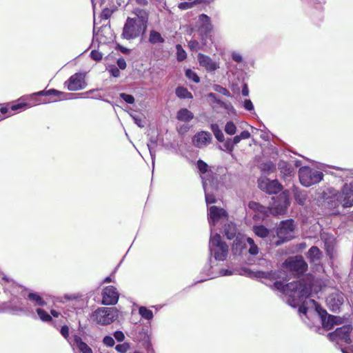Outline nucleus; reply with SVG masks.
<instances>
[{
  "label": "nucleus",
  "instance_id": "nucleus-1",
  "mask_svg": "<svg viewBox=\"0 0 353 353\" xmlns=\"http://www.w3.org/2000/svg\"><path fill=\"white\" fill-rule=\"evenodd\" d=\"M273 287L288 296L287 303L292 307H296L304 298H307L312 290L310 283L297 281L285 285L282 281H275Z\"/></svg>",
  "mask_w": 353,
  "mask_h": 353
},
{
  "label": "nucleus",
  "instance_id": "nucleus-2",
  "mask_svg": "<svg viewBox=\"0 0 353 353\" xmlns=\"http://www.w3.org/2000/svg\"><path fill=\"white\" fill-rule=\"evenodd\" d=\"M310 309H314L321 318L323 327L327 330L332 329L334 325L342 323L341 317L328 315L326 310H323L314 299L303 301L299 308V312L306 314Z\"/></svg>",
  "mask_w": 353,
  "mask_h": 353
},
{
  "label": "nucleus",
  "instance_id": "nucleus-3",
  "mask_svg": "<svg viewBox=\"0 0 353 353\" xmlns=\"http://www.w3.org/2000/svg\"><path fill=\"white\" fill-rule=\"evenodd\" d=\"M232 251L234 255L242 256L249 253L255 256L259 253V249L252 238L238 234L234 240Z\"/></svg>",
  "mask_w": 353,
  "mask_h": 353
},
{
  "label": "nucleus",
  "instance_id": "nucleus-4",
  "mask_svg": "<svg viewBox=\"0 0 353 353\" xmlns=\"http://www.w3.org/2000/svg\"><path fill=\"white\" fill-rule=\"evenodd\" d=\"M209 250L210 254L214 256L215 260L223 261L226 259L228 252V245L221 240L219 234L214 235L211 234L209 241Z\"/></svg>",
  "mask_w": 353,
  "mask_h": 353
},
{
  "label": "nucleus",
  "instance_id": "nucleus-5",
  "mask_svg": "<svg viewBox=\"0 0 353 353\" xmlns=\"http://www.w3.org/2000/svg\"><path fill=\"white\" fill-rule=\"evenodd\" d=\"M119 316V310L115 307H99L94 311L91 319L97 324L105 325L115 321Z\"/></svg>",
  "mask_w": 353,
  "mask_h": 353
},
{
  "label": "nucleus",
  "instance_id": "nucleus-6",
  "mask_svg": "<svg viewBox=\"0 0 353 353\" xmlns=\"http://www.w3.org/2000/svg\"><path fill=\"white\" fill-rule=\"evenodd\" d=\"M147 28L132 17H128L123 28L121 37L127 40L135 39L143 35Z\"/></svg>",
  "mask_w": 353,
  "mask_h": 353
},
{
  "label": "nucleus",
  "instance_id": "nucleus-7",
  "mask_svg": "<svg viewBox=\"0 0 353 353\" xmlns=\"http://www.w3.org/2000/svg\"><path fill=\"white\" fill-rule=\"evenodd\" d=\"M299 176L303 185L310 187L319 183L323 178V174L309 167H302L299 169Z\"/></svg>",
  "mask_w": 353,
  "mask_h": 353
},
{
  "label": "nucleus",
  "instance_id": "nucleus-8",
  "mask_svg": "<svg viewBox=\"0 0 353 353\" xmlns=\"http://www.w3.org/2000/svg\"><path fill=\"white\" fill-rule=\"evenodd\" d=\"M208 221L210 225L211 234L213 232V228L217 224H223L228 220V213L222 208L213 205L208 208Z\"/></svg>",
  "mask_w": 353,
  "mask_h": 353
},
{
  "label": "nucleus",
  "instance_id": "nucleus-9",
  "mask_svg": "<svg viewBox=\"0 0 353 353\" xmlns=\"http://www.w3.org/2000/svg\"><path fill=\"white\" fill-rule=\"evenodd\" d=\"M294 221L292 219L281 221L276 229V235L279 239L276 245H280L294 238Z\"/></svg>",
  "mask_w": 353,
  "mask_h": 353
},
{
  "label": "nucleus",
  "instance_id": "nucleus-10",
  "mask_svg": "<svg viewBox=\"0 0 353 353\" xmlns=\"http://www.w3.org/2000/svg\"><path fill=\"white\" fill-rule=\"evenodd\" d=\"M283 268L298 275L303 274L307 270V264L302 256H296L285 260L283 263Z\"/></svg>",
  "mask_w": 353,
  "mask_h": 353
},
{
  "label": "nucleus",
  "instance_id": "nucleus-11",
  "mask_svg": "<svg viewBox=\"0 0 353 353\" xmlns=\"http://www.w3.org/2000/svg\"><path fill=\"white\" fill-rule=\"evenodd\" d=\"M34 95L42 96L49 97V99H40L39 103H48L57 101L63 99H70L73 94L66 93L58 91L55 89H50L48 90H42L36 93Z\"/></svg>",
  "mask_w": 353,
  "mask_h": 353
},
{
  "label": "nucleus",
  "instance_id": "nucleus-12",
  "mask_svg": "<svg viewBox=\"0 0 353 353\" xmlns=\"http://www.w3.org/2000/svg\"><path fill=\"white\" fill-rule=\"evenodd\" d=\"M352 330V325H345L341 327L336 328L334 332L329 333L328 337L331 341H336L339 345L342 343L350 344L351 343L350 334Z\"/></svg>",
  "mask_w": 353,
  "mask_h": 353
},
{
  "label": "nucleus",
  "instance_id": "nucleus-13",
  "mask_svg": "<svg viewBox=\"0 0 353 353\" xmlns=\"http://www.w3.org/2000/svg\"><path fill=\"white\" fill-rule=\"evenodd\" d=\"M272 202L269 208L270 213L273 215L283 214L290 205V201L285 194L272 197Z\"/></svg>",
  "mask_w": 353,
  "mask_h": 353
},
{
  "label": "nucleus",
  "instance_id": "nucleus-14",
  "mask_svg": "<svg viewBox=\"0 0 353 353\" xmlns=\"http://www.w3.org/2000/svg\"><path fill=\"white\" fill-rule=\"evenodd\" d=\"M259 188L268 193V194H277L281 189L282 186L277 180H270L266 177H261L258 180Z\"/></svg>",
  "mask_w": 353,
  "mask_h": 353
},
{
  "label": "nucleus",
  "instance_id": "nucleus-15",
  "mask_svg": "<svg viewBox=\"0 0 353 353\" xmlns=\"http://www.w3.org/2000/svg\"><path fill=\"white\" fill-rule=\"evenodd\" d=\"M101 294L102 304L105 305H114L117 303L119 294L115 287L109 285L104 288Z\"/></svg>",
  "mask_w": 353,
  "mask_h": 353
},
{
  "label": "nucleus",
  "instance_id": "nucleus-16",
  "mask_svg": "<svg viewBox=\"0 0 353 353\" xmlns=\"http://www.w3.org/2000/svg\"><path fill=\"white\" fill-rule=\"evenodd\" d=\"M65 85L70 91H77L86 87L85 75L82 73H75L65 82Z\"/></svg>",
  "mask_w": 353,
  "mask_h": 353
},
{
  "label": "nucleus",
  "instance_id": "nucleus-17",
  "mask_svg": "<svg viewBox=\"0 0 353 353\" xmlns=\"http://www.w3.org/2000/svg\"><path fill=\"white\" fill-rule=\"evenodd\" d=\"M196 28L201 36H207L213 29L210 18L205 14H200L196 22Z\"/></svg>",
  "mask_w": 353,
  "mask_h": 353
},
{
  "label": "nucleus",
  "instance_id": "nucleus-18",
  "mask_svg": "<svg viewBox=\"0 0 353 353\" xmlns=\"http://www.w3.org/2000/svg\"><path fill=\"white\" fill-rule=\"evenodd\" d=\"M197 60L199 65L208 72H213L220 68V61L213 60L210 57L199 53Z\"/></svg>",
  "mask_w": 353,
  "mask_h": 353
},
{
  "label": "nucleus",
  "instance_id": "nucleus-19",
  "mask_svg": "<svg viewBox=\"0 0 353 353\" xmlns=\"http://www.w3.org/2000/svg\"><path fill=\"white\" fill-rule=\"evenodd\" d=\"M203 188L205 192V201L207 204L214 203L216 202L214 196L215 192L217 190V184L214 181H209L203 176Z\"/></svg>",
  "mask_w": 353,
  "mask_h": 353
},
{
  "label": "nucleus",
  "instance_id": "nucleus-20",
  "mask_svg": "<svg viewBox=\"0 0 353 353\" xmlns=\"http://www.w3.org/2000/svg\"><path fill=\"white\" fill-rule=\"evenodd\" d=\"M338 199L344 208L353 205V190L347 185H344Z\"/></svg>",
  "mask_w": 353,
  "mask_h": 353
},
{
  "label": "nucleus",
  "instance_id": "nucleus-21",
  "mask_svg": "<svg viewBox=\"0 0 353 353\" xmlns=\"http://www.w3.org/2000/svg\"><path fill=\"white\" fill-rule=\"evenodd\" d=\"M211 139L212 136L210 133L202 131L194 136L192 142L194 146L203 148L210 143Z\"/></svg>",
  "mask_w": 353,
  "mask_h": 353
},
{
  "label": "nucleus",
  "instance_id": "nucleus-22",
  "mask_svg": "<svg viewBox=\"0 0 353 353\" xmlns=\"http://www.w3.org/2000/svg\"><path fill=\"white\" fill-rule=\"evenodd\" d=\"M326 301L329 307L333 312H336L343 303V296L340 294H332L327 298Z\"/></svg>",
  "mask_w": 353,
  "mask_h": 353
},
{
  "label": "nucleus",
  "instance_id": "nucleus-23",
  "mask_svg": "<svg viewBox=\"0 0 353 353\" xmlns=\"http://www.w3.org/2000/svg\"><path fill=\"white\" fill-rule=\"evenodd\" d=\"M248 208L254 210L257 214L254 215V217L259 216V219H263L270 213L269 208H266L260 205L255 201H250L248 203Z\"/></svg>",
  "mask_w": 353,
  "mask_h": 353
},
{
  "label": "nucleus",
  "instance_id": "nucleus-24",
  "mask_svg": "<svg viewBox=\"0 0 353 353\" xmlns=\"http://www.w3.org/2000/svg\"><path fill=\"white\" fill-rule=\"evenodd\" d=\"M133 13L136 16L133 19H135L137 22L147 28L149 19L148 12L143 9L135 8Z\"/></svg>",
  "mask_w": 353,
  "mask_h": 353
},
{
  "label": "nucleus",
  "instance_id": "nucleus-25",
  "mask_svg": "<svg viewBox=\"0 0 353 353\" xmlns=\"http://www.w3.org/2000/svg\"><path fill=\"white\" fill-rule=\"evenodd\" d=\"M73 338L74 345L77 346L81 353H92V349L82 341L80 336L74 335Z\"/></svg>",
  "mask_w": 353,
  "mask_h": 353
},
{
  "label": "nucleus",
  "instance_id": "nucleus-26",
  "mask_svg": "<svg viewBox=\"0 0 353 353\" xmlns=\"http://www.w3.org/2000/svg\"><path fill=\"white\" fill-rule=\"evenodd\" d=\"M194 118V114L187 108L180 109L176 114V119L183 122H189Z\"/></svg>",
  "mask_w": 353,
  "mask_h": 353
},
{
  "label": "nucleus",
  "instance_id": "nucleus-27",
  "mask_svg": "<svg viewBox=\"0 0 353 353\" xmlns=\"http://www.w3.org/2000/svg\"><path fill=\"white\" fill-rule=\"evenodd\" d=\"M255 276L259 279H268L275 280L279 277V273L276 271H256Z\"/></svg>",
  "mask_w": 353,
  "mask_h": 353
},
{
  "label": "nucleus",
  "instance_id": "nucleus-28",
  "mask_svg": "<svg viewBox=\"0 0 353 353\" xmlns=\"http://www.w3.org/2000/svg\"><path fill=\"white\" fill-rule=\"evenodd\" d=\"M307 255L312 262L316 263L321 258V252L316 246H312L308 250Z\"/></svg>",
  "mask_w": 353,
  "mask_h": 353
},
{
  "label": "nucleus",
  "instance_id": "nucleus-29",
  "mask_svg": "<svg viewBox=\"0 0 353 353\" xmlns=\"http://www.w3.org/2000/svg\"><path fill=\"white\" fill-rule=\"evenodd\" d=\"M148 41L151 44L154 45L157 43H163L165 42V39L159 32L152 30L150 31Z\"/></svg>",
  "mask_w": 353,
  "mask_h": 353
},
{
  "label": "nucleus",
  "instance_id": "nucleus-30",
  "mask_svg": "<svg viewBox=\"0 0 353 353\" xmlns=\"http://www.w3.org/2000/svg\"><path fill=\"white\" fill-rule=\"evenodd\" d=\"M223 232L228 239H232L234 237L236 238V225L233 223L228 224L224 223Z\"/></svg>",
  "mask_w": 353,
  "mask_h": 353
},
{
  "label": "nucleus",
  "instance_id": "nucleus-31",
  "mask_svg": "<svg viewBox=\"0 0 353 353\" xmlns=\"http://www.w3.org/2000/svg\"><path fill=\"white\" fill-rule=\"evenodd\" d=\"M197 167L200 172L202 173L201 179H203V176H205V179H208L209 181H214V179L211 178V174L208 172V165L202 160H199L197 161Z\"/></svg>",
  "mask_w": 353,
  "mask_h": 353
},
{
  "label": "nucleus",
  "instance_id": "nucleus-32",
  "mask_svg": "<svg viewBox=\"0 0 353 353\" xmlns=\"http://www.w3.org/2000/svg\"><path fill=\"white\" fill-rule=\"evenodd\" d=\"M28 298L30 301H32L35 305L43 306L46 304L42 297L37 293H29Z\"/></svg>",
  "mask_w": 353,
  "mask_h": 353
},
{
  "label": "nucleus",
  "instance_id": "nucleus-33",
  "mask_svg": "<svg viewBox=\"0 0 353 353\" xmlns=\"http://www.w3.org/2000/svg\"><path fill=\"white\" fill-rule=\"evenodd\" d=\"M176 95L181 99H192L193 96L188 90L184 87H178L176 89Z\"/></svg>",
  "mask_w": 353,
  "mask_h": 353
},
{
  "label": "nucleus",
  "instance_id": "nucleus-34",
  "mask_svg": "<svg viewBox=\"0 0 353 353\" xmlns=\"http://www.w3.org/2000/svg\"><path fill=\"white\" fill-rule=\"evenodd\" d=\"M279 167L281 170V172L285 176H290L293 172L292 167L285 161H281L279 164Z\"/></svg>",
  "mask_w": 353,
  "mask_h": 353
},
{
  "label": "nucleus",
  "instance_id": "nucleus-35",
  "mask_svg": "<svg viewBox=\"0 0 353 353\" xmlns=\"http://www.w3.org/2000/svg\"><path fill=\"white\" fill-rule=\"evenodd\" d=\"M210 128L215 138L219 142H223L224 141V134L222 130L219 128V125L216 123H213L211 125Z\"/></svg>",
  "mask_w": 353,
  "mask_h": 353
},
{
  "label": "nucleus",
  "instance_id": "nucleus-36",
  "mask_svg": "<svg viewBox=\"0 0 353 353\" xmlns=\"http://www.w3.org/2000/svg\"><path fill=\"white\" fill-rule=\"evenodd\" d=\"M253 231L256 235L261 238H265L269 234V230L262 225L254 226Z\"/></svg>",
  "mask_w": 353,
  "mask_h": 353
},
{
  "label": "nucleus",
  "instance_id": "nucleus-37",
  "mask_svg": "<svg viewBox=\"0 0 353 353\" xmlns=\"http://www.w3.org/2000/svg\"><path fill=\"white\" fill-rule=\"evenodd\" d=\"M139 313L143 319L148 321L152 320L154 316L152 311L145 306L139 307Z\"/></svg>",
  "mask_w": 353,
  "mask_h": 353
},
{
  "label": "nucleus",
  "instance_id": "nucleus-38",
  "mask_svg": "<svg viewBox=\"0 0 353 353\" xmlns=\"http://www.w3.org/2000/svg\"><path fill=\"white\" fill-rule=\"evenodd\" d=\"M176 59L179 61H184L187 57V54L180 44L176 46Z\"/></svg>",
  "mask_w": 353,
  "mask_h": 353
},
{
  "label": "nucleus",
  "instance_id": "nucleus-39",
  "mask_svg": "<svg viewBox=\"0 0 353 353\" xmlns=\"http://www.w3.org/2000/svg\"><path fill=\"white\" fill-rule=\"evenodd\" d=\"M36 311H37V313L39 319L41 321H45V322H48V321H52L51 316L47 312L43 310V309L37 308Z\"/></svg>",
  "mask_w": 353,
  "mask_h": 353
},
{
  "label": "nucleus",
  "instance_id": "nucleus-40",
  "mask_svg": "<svg viewBox=\"0 0 353 353\" xmlns=\"http://www.w3.org/2000/svg\"><path fill=\"white\" fill-rule=\"evenodd\" d=\"M134 122L139 127L143 128L145 125L146 121L144 117L138 114H131Z\"/></svg>",
  "mask_w": 353,
  "mask_h": 353
},
{
  "label": "nucleus",
  "instance_id": "nucleus-41",
  "mask_svg": "<svg viewBox=\"0 0 353 353\" xmlns=\"http://www.w3.org/2000/svg\"><path fill=\"white\" fill-rule=\"evenodd\" d=\"M185 76L188 79L192 80L194 83H198L200 82L199 77L194 71L192 70L191 69H187L185 70Z\"/></svg>",
  "mask_w": 353,
  "mask_h": 353
},
{
  "label": "nucleus",
  "instance_id": "nucleus-42",
  "mask_svg": "<svg viewBox=\"0 0 353 353\" xmlns=\"http://www.w3.org/2000/svg\"><path fill=\"white\" fill-rule=\"evenodd\" d=\"M225 132L229 135H234L236 132V127L232 121H228L225 125Z\"/></svg>",
  "mask_w": 353,
  "mask_h": 353
},
{
  "label": "nucleus",
  "instance_id": "nucleus-43",
  "mask_svg": "<svg viewBox=\"0 0 353 353\" xmlns=\"http://www.w3.org/2000/svg\"><path fill=\"white\" fill-rule=\"evenodd\" d=\"M261 170L263 172L267 174L273 172L275 170V165L271 161H268L262 164Z\"/></svg>",
  "mask_w": 353,
  "mask_h": 353
},
{
  "label": "nucleus",
  "instance_id": "nucleus-44",
  "mask_svg": "<svg viewBox=\"0 0 353 353\" xmlns=\"http://www.w3.org/2000/svg\"><path fill=\"white\" fill-rule=\"evenodd\" d=\"M239 270L237 269H233V270H230V269H221L220 271H219V275L220 276H230V275H233V274H239Z\"/></svg>",
  "mask_w": 353,
  "mask_h": 353
},
{
  "label": "nucleus",
  "instance_id": "nucleus-45",
  "mask_svg": "<svg viewBox=\"0 0 353 353\" xmlns=\"http://www.w3.org/2000/svg\"><path fill=\"white\" fill-rule=\"evenodd\" d=\"M214 91L219 92L224 96L229 97L230 95V92L228 90V89L222 87L221 85H214Z\"/></svg>",
  "mask_w": 353,
  "mask_h": 353
},
{
  "label": "nucleus",
  "instance_id": "nucleus-46",
  "mask_svg": "<svg viewBox=\"0 0 353 353\" xmlns=\"http://www.w3.org/2000/svg\"><path fill=\"white\" fill-rule=\"evenodd\" d=\"M120 97L128 104H132L134 102V98L131 94L121 93Z\"/></svg>",
  "mask_w": 353,
  "mask_h": 353
},
{
  "label": "nucleus",
  "instance_id": "nucleus-47",
  "mask_svg": "<svg viewBox=\"0 0 353 353\" xmlns=\"http://www.w3.org/2000/svg\"><path fill=\"white\" fill-rule=\"evenodd\" d=\"M188 46L192 51H198L200 49V43L196 40H190Z\"/></svg>",
  "mask_w": 353,
  "mask_h": 353
},
{
  "label": "nucleus",
  "instance_id": "nucleus-48",
  "mask_svg": "<svg viewBox=\"0 0 353 353\" xmlns=\"http://www.w3.org/2000/svg\"><path fill=\"white\" fill-rule=\"evenodd\" d=\"M225 148V150L228 152H232L234 148V145L233 144L232 141V139H228L225 141L223 145Z\"/></svg>",
  "mask_w": 353,
  "mask_h": 353
},
{
  "label": "nucleus",
  "instance_id": "nucleus-49",
  "mask_svg": "<svg viewBox=\"0 0 353 353\" xmlns=\"http://www.w3.org/2000/svg\"><path fill=\"white\" fill-rule=\"evenodd\" d=\"M103 343L108 347H112L114 345V340L110 336H105L103 339Z\"/></svg>",
  "mask_w": 353,
  "mask_h": 353
},
{
  "label": "nucleus",
  "instance_id": "nucleus-50",
  "mask_svg": "<svg viewBox=\"0 0 353 353\" xmlns=\"http://www.w3.org/2000/svg\"><path fill=\"white\" fill-rule=\"evenodd\" d=\"M115 349L121 353H125L129 349V345L126 343L119 344L116 346Z\"/></svg>",
  "mask_w": 353,
  "mask_h": 353
},
{
  "label": "nucleus",
  "instance_id": "nucleus-51",
  "mask_svg": "<svg viewBox=\"0 0 353 353\" xmlns=\"http://www.w3.org/2000/svg\"><path fill=\"white\" fill-rule=\"evenodd\" d=\"M90 57L94 61H100L102 59V54L97 50H92L90 52Z\"/></svg>",
  "mask_w": 353,
  "mask_h": 353
},
{
  "label": "nucleus",
  "instance_id": "nucleus-52",
  "mask_svg": "<svg viewBox=\"0 0 353 353\" xmlns=\"http://www.w3.org/2000/svg\"><path fill=\"white\" fill-rule=\"evenodd\" d=\"M243 108L250 112L254 111V105L251 100L250 99H245L243 102Z\"/></svg>",
  "mask_w": 353,
  "mask_h": 353
},
{
  "label": "nucleus",
  "instance_id": "nucleus-53",
  "mask_svg": "<svg viewBox=\"0 0 353 353\" xmlns=\"http://www.w3.org/2000/svg\"><path fill=\"white\" fill-rule=\"evenodd\" d=\"M114 337L119 342H122L125 339V335L121 331H116L114 332Z\"/></svg>",
  "mask_w": 353,
  "mask_h": 353
},
{
  "label": "nucleus",
  "instance_id": "nucleus-54",
  "mask_svg": "<svg viewBox=\"0 0 353 353\" xmlns=\"http://www.w3.org/2000/svg\"><path fill=\"white\" fill-rule=\"evenodd\" d=\"M109 72L114 77H119L120 76L119 69L114 65L110 67Z\"/></svg>",
  "mask_w": 353,
  "mask_h": 353
},
{
  "label": "nucleus",
  "instance_id": "nucleus-55",
  "mask_svg": "<svg viewBox=\"0 0 353 353\" xmlns=\"http://www.w3.org/2000/svg\"><path fill=\"white\" fill-rule=\"evenodd\" d=\"M232 59L233 61H234L236 63H241L243 61V57L241 54L239 52H233L232 53Z\"/></svg>",
  "mask_w": 353,
  "mask_h": 353
},
{
  "label": "nucleus",
  "instance_id": "nucleus-56",
  "mask_svg": "<svg viewBox=\"0 0 353 353\" xmlns=\"http://www.w3.org/2000/svg\"><path fill=\"white\" fill-rule=\"evenodd\" d=\"M194 3L181 2L179 4V8L181 10H188L193 6Z\"/></svg>",
  "mask_w": 353,
  "mask_h": 353
},
{
  "label": "nucleus",
  "instance_id": "nucleus-57",
  "mask_svg": "<svg viewBox=\"0 0 353 353\" xmlns=\"http://www.w3.org/2000/svg\"><path fill=\"white\" fill-rule=\"evenodd\" d=\"M61 335L68 339L69 337V327L67 325H63L60 330Z\"/></svg>",
  "mask_w": 353,
  "mask_h": 353
},
{
  "label": "nucleus",
  "instance_id": "nucleus-58",
  "mask_svg": "<svg viewBox=\"0 0 353 353\" xmlns=\"http://www.w3.org/2000/svg\"><path fill=\"white\" fill-rule=\"evenodd\" d=\"M296 201L299 204L303 205L305 204V195L303 194L302 193H301L299 194H296Z\"/></svg>",
  "mask_w": 353,
  "mask_h": 353
},
{
  "label": "nucleus",
  "instance_id": "nucleus-59",
  "mask_svg": "<svg viewBox=\"0 0 353 353\" xmlns=\"http://www.w3.org/2000/svg\"><path fill=\"white\" fill-rule=\"evenodd\" d=\"M117 65H118L119 69H121V70L125 69V68H126V62H125V59L123 58H119L117 60Z\"/></svg>",
  "mask_w": 353,
  "mask_h": 353
},
{
  "label": "nucleus",
  "instance_id": "nucleus-60",
  "mask_svg": "<svg viewBox=\"0 0 353 353\" xmlns=\"http://www.w3.org/2000/svg\"><path fill=\"white\" fill-rule=\"evenodd\" d=\"M148 148L150 156H151L152 165L154 166V160H155V151L154 150L153 148L149 144H148Z\"/></svg>",
  "mask_w": 353,
  "mask_h": 353
},
{
  "label": "nucleus",
  "instance_id": "nucleus-61",
  "mask_svg": "<svg viewBox=\"0 0 353 353\" xmlns=\"http://www.w3.org/2000/svg\"><path fill=\"white\" fill-rule=\"evenodd\" d=\"M239 136L241 137V139L243 140V139H248L250 137V133L247 131V130H244L243 132H241L240 133V134H239Z\"/></svg>",
  "mask_w": 353,
  "mask_h": 353
},
{
  "label": "nucleus",
  "instance_id": "nucleus-62",
  "mask_svg": "<svg viewBox=\"0 0 353 353\" xmlns=\"http://www.w3.org/2000/svg\"><path fill=\"white\" fill-rule=\"evenodd\" d=\"M26 105H27L26 103H18V104L12 105L11 109H12V110H18L19 109L23 108L24 106H26Z\"/></svg>",
  "mask_w": 353,
  "mask_h": 353
},
{
  "label": "nucleus",
  "instance_id": "nucleus-63",
  "mask_svg": "<svg viewBox=\"0 0 353 353\" xmlns=\"http://www.w3.org/2000/svg\"><path fill=\"white\" fill-rule=\"evenodd\" d=\"M111 11L109 9H104L102 12V15L105 19H108L111 15Z\"/></svg>",
  "mask_w": 353,
  "mask_h": 353
},
{
  "label": "nucleus",
  "instance_id": "nucleus-64",
  "mask_svg": "<svg viewBox=\"0 0 353 353\" xmlns=\"http://www.w3.org/2000/svg\"><path fill=\"white\" fill-rule=\"evenodd\" d=\"M117 48L122 52V53H124V54H128L130 52V49L127 48H125L122 46H118Z\"/></svg>",
  "mask_w": 353,
  "mask_h": 353
}]
</instances>
